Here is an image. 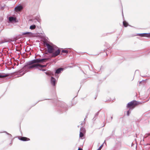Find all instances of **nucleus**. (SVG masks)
<instances>
[{
	"mask_svg": "<svg viewBox=\"0 0 150 150\" xmlns=\"http://www.w3.org/2000/svg\"><path fill=\"white\" fill-rule=\"evenodd\" d=\"M28 33H30L29 32H23L22 33V35H26L27 36L28 35Z\"/></svg>",
	"mask_w": 150,
	"mask_h": 150,
	"instance_id": "b1692460",
	"label": "nucleus"
},
{
	"mask_svg": "<svg viewBox=\"0 0 150 150\" xmlns=\"http://www.w3.org/2000/svg\"><path fill=\"white\" fill-rule=\"evenodd\" d=\"M37 65H38L37 64H31L30 65H29L28 64V63H27V64L26 65H25L23 69V70H25V71L26 72H27L28 71L27 70L28 69H33L35 67L37 68Z\"/></svg>",
	"mask_w": 150,
	"mask_h": 150,
	"instance_id": "20e7f679",
	"label": "nucleus"
},
{
	"mask_svg": "<svg viewBox=\"0 0 150 150\" xmlns=\"http://www.w3.org/2000/svg\"><path fill=\"white\" fill-rule=\"evenodd\" d=\"M18 139L19 140L23 141H26L30 140V139L26 137L19 136L18 137Z\"/></svg>",
	"mask_w": 150,
	"mask_h": 150,
	"instance_id": "1a4fd4ad",
	"label": "nucleus"
},
{
	"mask_svg": "<svg viewBox=\"0 0 150 150\" xmlns=\"http://www.w3.org/2000/svg\"><path fill=\"white\" fill-rule=\"evenodd\" d=\"M100 112V111H99L96 114L95 116H96L97 115H98L99 114V112Z\"/></svg>",
	"mask_w": 150,
	"mask_h": 150,
	"instance_id": "7c9ffc66",
	"label": "nucleus"
},
{
	"mask_svg": "<svg viewBox=\"0 0 150 150\" xmlns=\"http://www.w3.org/2000/svg\"><path fill=\"white\" fill-rule=\"evenodd\" d=\"M88 113H87V115H86V118L87 117V116H88Z\"/></svg>",
	"mask_w": 150,
	"mask_h": 150,
	"instance_id": "e433bc0d",
	"label": "nucleus"
},
{
	"mask_svg": "<svg viewBox=\"0 0 150 150\" xmlns=\"http://www.w3.org/2000/svg\"><path fill=\"white\" fill-rule=\"evenodd\" d=\"M45 73L47 75H50L49 73V72H46Z\"/></svg>",
	"mask_w": 150,
	"mask_h": 150,
	"instance_id": "72a5a7b5",
	"label": "nucleus"
},
{
	"mask_svg": "<svg viewBox=\"0 0 150 150\" xmlns=\"http://www.w3.org/2000/svg\"><path fill=\"white\" fill-rule=\"evenodd\" d=\"M9 76V74H1L0 73V78H2L3 77H6L8 76Z\"/></svg>",
	"mask_w": 150,
	"mask_h": 150,
	"instance_id": "f8f14e48",
	"label": "nucleus"
},
{
	"mask_svg": "<svg viewBox=\"0 0 150 150\" xmlns=\"http://www.w3.org/2000/svg\"><path fill=\"white\" fill-rule=\"evenodd\" d=\"M131 110V108H129V109L127 111V116H129V115L131 113V110Z\"/></svg>",
	"mask_w": 150,
	"mask_h": 150,
	"instance_id": "6ab92c4d",
	"label": "nucleus"
},
{
	"mask_svg": "<svg viewBox=\"0 0 150 150\" xmlns=\"http://www.w3.org/2000/svg\"><path fill=\"white\" fill-rule=\"evenodd\" d=\"M139 104V102L135 100H133L128 103L127 105V108H131V110H132L135 106Z\"/></svg>",
	"mask_w": 150,
	"mask_h": 150,
	"instance_id": "f03ea898",
	"label": "nucleus"
},
{
	"mask_svg": "<svg viewBox=\"0 0 150 150\" xmlns=\"http://www.w3.org/2000/svg\"><path fill=\"white\" fill-rule=\"evenodd\" d=\"M26 49L28 50V51H30V50L31 48L29 47H27Z\"/></svg>",
	"mask_w": 150,
	"mask_h": 150,
	"instance_id": "c85d7f7f",
	"label": "nucleus"
},
{
	"mask_svg": "<svg viewBox=\"0 0 150 150\" xmlns=\"http://www.w3.org/2000/svg\"><path fill=\"white\" fill-rule=\"evenodd\" d=\"M134 145V144H133V143H132V146L133 145Z\"/></svg>",
	"mask_w": 150,
	"mask_h": 150,
	"instance_id": "c9c22d12",
	"label": "nucleus"
},
{
	"mask_svg": "<svg viewBox=\"0 0 150 150\" xmlns=\"http://www.w3.org/2000/svg\"><path fill=\"white\" fill-rule=\"evenodd\" d=\"M144 80L139 81V86H140V84L142 83H143L144 82Z\"/></svg>",
	"mask_w": 150,
	"mask_h": 150,
	"instance_id": "cd10ccee",
	"label": "nucleus"
},
{
	"mask_svg": "<svg viewBox=\"0 0 150 150\" xmlns=\"http://www.w3.org/2000/svg\"><path fill=\"white\" fill-rule=\"evenodd\" d=\"M38 69L39 70H40V71H46V70L45 69H39V68H38Z\"/></svg>",
	"mask_w": 150,
	"mask_h": 150,
	"instance_id": "bb28decb",
	"label": "nucleus"
},
{
	"mask_svg": "<svg viewBox=\"0 0 150 150\" xmlns=\"http://www.w3.org/2000/svg\"><path fill=\"white\" fill-rule=\"evenodd\" d=\"M61 52L62 53H65L67 54L68 52V50H62Z\"/></svg>",
	"mask_w": 150,
	"mask_h": 150,
	"instance_id": "412c9836",
	"label": "nucleus"
},
{
	"mask_svg": "<svg viewBox=\"0 0 150 150\" xmlns=\"http://www.w3.org/2000/svg\"><path fill=\"white\" fill-rule=\"evenodd\" d=\"M4 43V42H1V43H0V44H2V43Z\"/></svg>",
	"mask_w": 150,
	"mask_h": 150,
	"instance_id": "58836bf2",
	"label": "nucleus"
},
{
	"mask_svg": "<svg viewBox=\"0 0 150 150\" xmlns=\"http://www.w3.org/2000/svg\"><path fill=\"white\" fill-rule=\"evenodd\" d=\"M80 149L79 148L78 150H79Z\"/></svg>",
	"mask_w": 150,
	"mask_h": 150,
	"instance_id": "ea45409f",
	"label": "nucleus"
},
{
	"mask_svg": "<svg viewBox=\"0 0 150 150\" xmlns=\"http://www.w3.org/2000/svg\"><path fill=\"white\" fill-rule=\"evenodd\" d=\"M149 136H150V133H147L146 134L144 137V139L147 137Z\"/></svg>",
	"mask_w": 150,
	"mask_h": 150,
	"instance_id": "393cba45",
	"label": "nucleus"
},
{
	"mask_svg": "<svg viewBox=\"0 0 150 150\" xmlns=\"http://www.w3.org/2000/svg\"><path fill=\"white\" fill-rule=\"evenodd\" d=\"M15 12H19V11H21V10H15Z\"/></svg>",
	"mask_w": 150,
	"mask_h": 150,
	"instance_id": "473e14b6",
	"label": "nucleus"
},
{
	"mask_svg": "<svg viewBox=\"0 0 150 150\" xmlns=\"http://www.w3.org/2000/svg\"><path fill=\"white\" fill-rule=\"evenodd\" d=\"M36 20L38 22L40 23L41 21V20L40 18V16H37L35 18V19L33 20V21L35 22L34 21Z\"/></svg>",
	"mask_w": 150,
	"mask_h": 150,
	"instance_id": "ddd939ff",
	"label": "nucleus"
},
{
	"mask_svg": "<svg viewBox=\"0 0 150 150\" xmlns=\"http://www.w3.org/2000/svg\"><path fill=\"white\" fill-rule=\"evenodd\" d=\"M38 103V102H37V103H35V104H36Z\"/></svg>",
	"mask_w": 150,
	"mask_h": 150,
	"instance_id": "a19ab883",
	"label": "nucleus"
},
{
	"mask_svg": "<svg viewBox=\"0 0 150 150\" xmlns=\"http://www.w3.org/2000/svg\"><path fill=\"white\" fill-rule=\"evenodd\" d=\"M83 122H81V125H83Z\"/></svg>",
	"mask_w": 150,
	"mask_h": 150,
	"instance_id": "4c0bfd02",
	"label": "nucleus"
},
{
	"mask_svg": "<svg viewBox=\"0 0 150 150\" xmlns=\"http://www.w3.org/2000/svg\"><path fill=\"white\" fill-rule=\"evenodd\" d=\"M84 135V133L82 132H80L79 137H83Z\"/></svg>",
	"mask_w": 150,
	"mask_h": 150,
	"instance_id": "5701e85b",
	"label": "nucleus"
},
{
	"mask_svg": "<svg viewBox=\"0 0 150 150\" xmlns=\"http://www.w3.org/2000/svg\"><path fill=\"white\" fill-rule=\"evenodd\" d=\"M122 16L123 19H124V15H123V10H122Z\"/></svg>",
	"mask_w": 150,
	"mask_h": 150,
	"instance_id": "2f4dec72",
	"label": "nucleus"
},
{
	"mask_svg": "<svg viewBox=\"0 0 150 150\" xmlns=\"http://www.w3.org/2000/svg\"><path fill=\"white\" fill-rule=\"evenodd\" d=\"M23 8V7L21 5H19L15 7L14 9H22Z\"/></svg>",
	"mask_w": 150,
	"mask_h": 150,
	"instance_id": "4468645a",
	"label": "nucleus"
},
{
	"mask_svg": "<svg viewBox=\"0 0 150 150\" xmlns=\"http://www.w3.org/2000/svg\"><path fill=\"white\" fill-rule=\"evenodd\" d=\"M37 64L38 65H37V68H38V67H40L42 68H44L45 67H47V65H42L39 64Z\"/></svg>",
	"mask_w": 150,
	"mask_h": 150,
	"instance_id": "2eb2a0df",
	"label": "nucleus"
},
{
	"mask_svg": "<svg viewBox=\"0 0 150 150\" xmlns=\"http://www.w3.org/2000/svg\"><path fill=\"white\" fill-rule=\"evenodd\" d=\"M44 45H45L47 48V52L52 54V57H55L60 54L61 52L60 50L58 49L56 50L58 47L52 43L50 42L48 43L47 42H45Z\"/></svg>",
	"mask_w": 150,
	"mask_h": 150,
	"instance_id": "f257e3e1",
	"label": "nucleus"
},
{
	"mask_svg": "<svg viewBox=\"0 0 150 150\" xmlns=\"http://www.w3.org/2000/svg\"><path fill=\"white\" fill-rule=\"evenodd\" d=\"M80 132L84 133L85 132V128L83 127H81L80 129Z\"/></svg>",
	"mask_w": 150,
	"mask_h": 150,
	"instance_id": "a211bd4d",
	"label": "nucleus"
},
{
	"mask_svg": "<svg viewBox=\"0 0 150 150\" xmlns=\"http://www.w3.org/2000/svg\"><path fill=\"white\" fill-rule=\"evenodd\" d=\"M103 146V145H101L100 147H99V148L98 149V150H100L101 149V148Z\"/></svg>",
	"mask_w": 150,
	"mask_h": 150,
	"instance_id": "c756f323",
	"label": "nucleus"
},
{
	"mask_svg": "<svg viewBox=\"0 0 150 150\" xmlns=\"http://www.w3.org/2000/svg\"><path fill=\"white\" fill-rule=\"evenodd\" d=\"M50 83L53 86H55L56 83V80L54 77L52 76L51 77V79H50Z\"/></svg>",
	"mask_w": 150,
	"mask_h": 150,
	"instance_id": "6e6552de",
	"label": "nucleus"
},
{
	"mask_svg": "<svg viewBox=\"0 0 150 150\" xmlns=\"http://www.w3.org/2000/svg\"><path fill=\"white\" fill-rule=\"evenodd\" d=\"M30 33H28V35L27 36L28 37H32L33 36L34 34L33 33L31 32H29Z\"/></svg>",
	"mask_w": 150,
	"mask_h": 150,
	"instance_id": "4be33fe9",
	"label": "nucleus"
},
{
	"mask_svg": "<svg viewBox=\"0 0 150 150\" xmlns=\"http://www.w3.org/2000/svg\"><path fill=\"white\" fill-rule=\"evenodd\" d=\"M59 106L62 110V112L65 111L68 109V106L64 102H58Z\"/></svg>",
	"mask_w": 150,
	"mask_h": 150,
	"instance_id": "7ed1b4c3",
	"label": "nucleus"
},
{
	"mask_svg": "<svg viewBox=\"0 0 150 150\" xmlns=\"http://www.w3.org/2000/svg\"><path fill=\"white\" fill-rule=\"evenodd\" d=\"M139 71V70H137L135 71V73L136 72H138Z\"/></svg>",
	"mask_w": 150,
	"mask_h": 150,
	"instance_id": "f704fd0d",
	"label": "nucleus"
},
{
	"mask_svg": "<svg viewBox=\"0 0 150 150\" xmlns=\"http://www.w3.org/2000/svg\"><path fill=\"white\" fill-rule=\"evenodd\" d=\"M137 35L141 37H150V33H138Z\"/></svg>",
	"mask_w": 150,
	"mask_h": 150,
	"instance_id": "0eeeda50",
	"label": "nucleus"
},
{
	"mask_svg": "<svg viewBox=\"0 0 150 150\" xmlns=\"http://www.w3.org/2000/svg\"><path fill=\"white\" fill-rule=\"evenodd\" d=\"M39 62V59H35L30 61L28 62V64L29 65H30L35 63H38Z\"/></svg>",
	"mask_w": 150,
	"mask_h": 150,
	"instance_id": "423d86ee",
	"label": "nucleus"
},
{
	"mask_svg": "<svg viewBox=\"0 0 150 150\" xmlns=\"http://www.w3.org/2000/svg\"><path fill=\"white\" fill-rule=\"evenodd\" d=\"M8 20L9 21L11 22H16L17 21L16 18L13 17H9Z\"/></svg>",
	"mask_w": 150,
	"mask_h": 150,
	"instance_id": "9d476101",
	"label": "nucleus"
},
{
	"mask_svg": "<svg viewBox=\"0 0 150 150\" xmlns=\"http://www.w3.org/2000/svg\"><path fill=\"white\" fill-rule=\"evenodd\" d=\"M143 141H144V139H143Z\"/></svg>",
	"mask_w": 150,
	"mask_h": 150,
	"instance_id": "37998d69",
	"label": "nucleus"
},
{
	"mask_svg": "<svg viewBox=\"0 0 150 150\" xmlns=\"http://www.w3.org/2000/svg\"><path fill=\"white\" fill-rule=\"evenodd\" d=\"M25 73H23V75Z\"/></svg>",
	"mask_w": 150,
	"mask_h": 150,
	"instance_id": "79ce46f5",
	"label": "nucleus"
},
{
	"mask_svg": "<svg viewBox=\"0 0 150 150\" xmlns=\"http://www.w3.org/2000/svg\"><path fill=\"white\" fill-rule=\"evenodd\" d=\"M36 25H31L30 27V29L31 30H34L36 28Z\"/></svg>",
	"mask_w": 150,
	"mask_h": 150,
	"instance_id": "f3484780",
	"label": "nucleus"
},
{
	"mask_svg": "<svg viewBox=\"0 0 150 150\" xmlns=\"http://www.w3.org/2000/svg\"><path fill=\"white\" fill-rule=\"evenodd\" d=\"M4 132L5 133L9 135V137L10 138H11V137H12V135L11 134L8 133L7 132Z\"/></svg>",
	"mask_w": 150,
	"mask_h": 150,
	"instance_id": "a878e982",
	"label": "nucleus"
},
{
	"mask_svg": "<svg viewBox=\"0 0 150 150\" xmlns=\"http://www.w3.org/2000/svg\"><path fill=\"white\" fill-rule=\"evenodd\" d=\"M64 69L62 68H60L57 69L55 71L54 76L56 78H57V79L59 77V76L57 75V74H59L61 73L62 71H63Z\"/></svg>",
	"mask_w": 150,
	"mask_h": 150,
	"instance_id": "39448f33",
	"label": "nucleus"
},
{
	"mask_svg": "<svg viewBox=\"0 0 150 150\" xmlns=\"http://www.w3.org/2000/svg\"><path fill=\"white\" fill-rule=\"evenodd\" d=\"M112 119V116H111L110 118H108L107 121L108 122H111Z\"/></svg>",
	"mask_w": 150,
	"mask_h": 150,
	"instance_id": "aec40b11",
	"label": "nucleus"
},
{
	"mask_svg": "<svg viewBox=\"0 0 150 150\" xmlns=\"http://www.w3.org/2000/svg\"><path fill=\"white\" fill-rule=\"evenodd\" d=\"M123 24L124 26L125 27H127L128 25V23L125 21H123Z\"/></svg>",
	"mask_w": 150,
	"mask_h": 150,
	"instance_id": "dca6fc26",
	"label": "nucleus"
},
{
	"mask_svg": "<svg viewBox=\"0 0 150 150\" xmlns=\"http://www.w3.org/2000/svg\"><path fill=\"white\" fill-rule=\"evenodd\" d=\"M48 59L49 58H44L41 59H39V63H41L46 62Z\"/></svg>",
	"mask_w": 150,
	"mask_h": 150,
	"instance_id": "9b49d317",
	"label": "nucleus"
}]
</instances>
